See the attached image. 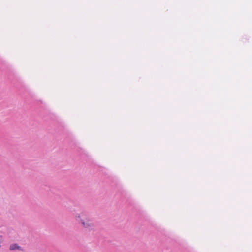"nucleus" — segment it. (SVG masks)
I'll use <instances>...</instances> for the list:
<instances>
[{
	"instance_id": "f257e3e1",
	"label": "nucleus",
	"mask_w": 252,
	"mask_h": 252,
	"mask_svg": "<svg viewBox=\"0 0 252 252\" xmlns=\"http://www.w3.org/2000/svg\"><path fill=\"white\" fill-rule=\"evenodd\" d=\"M75 219L76 221L84 228L91 229L94 226L92 221L84 213L76 214Z\"/></svg>"
},
{
	"instance_id": "f03ea898",
	"label": "nucleus",
	"mask_w": 252,
	"mask_h": 252,
	"mask_svg": "<svg viewBox=\"0 0 252 252\" xmlns=\"http://www.w3.org/2000/svg\"><path fill=\"white\" fill-rule=\"evenodd\" d=\"M9 249L12 251H14V250H19L21 251H24V249L21 247H20L17 244H16V243L11 244L9 246Z\"/></svg>"
}]
</instances>
